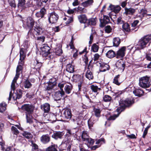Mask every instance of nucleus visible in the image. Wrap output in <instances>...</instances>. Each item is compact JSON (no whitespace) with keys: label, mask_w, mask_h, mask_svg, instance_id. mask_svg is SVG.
Returning a JSON list of instances; mask_svg holds the SVG:
<instances>
[{"label":"nucleus","mask_w":151,"mask_h":151,"mask_svg":"<svg viewBox=\"0 0 151 151\" xmlns=\"http://www.w3.org/2000/svg\"><path fill=\"white\" fill-rule=\"evenodd\" d=\"M120 76L119 75H118L116 76L114 78L113 83H114L117 85H119L121 83V82H118V79Z\"/></svg>","instance_id":"obj_52"},{"label":"nucleus","mask_w":151,"mask_h":151,"mask_svg":"<svg viewBox=\"0 0 151 151\" xmlns=\"http://www.w3.org/2000/svg\"><path fill=\"white\" fill-rule=\"evenodd\" d=\"M116 66L117 68L122 69L123 71L126 65L123 60L121 59L117 62L116 64Z\"/></svg>","instance_id":"obj_22"},{"label":"nucleus","mask_w":151,"mask_h":151,"mask_svg":"<svg viewBox=\"0 0 151 151\" xmlns=\"http://www.w3.org/2000/svg\"><path fill=\"white\" fill-rule=\"evenodd\" d=\"M40 49L42 51L41 54L46 59L51 60L54 59V56L52 54V53L50 52V48L47 44L43 45Z\"/></svg>","instance_id":"obj_2"},{"label":"nucleus","mask_w":151,"mask_h":151,"mask_svg":"<svg viewBox=\"0 0 151 151\" xmlns=\"http://www.w3.org/2000/svg\"><path fill=\"white\" fill-rule=\"evenodd\" d=\"M99 47L96 44H93L91 48V50L94 52H96L98 51Z\"/></svg>","instance_id":"obj_50"},{"label":"nucleus","mask_w":151,"mask_h":151,"mask_svg":"<svg viewBox=\"0 0 151 151\" xmlns=\"http://www.w3.org/2000/svg\"><path fill=\"white\" fill-rule=\"evenodd\" d=\"M106 56L108 58H111L116 56V53L112 50H110L106 54Z\"/></svg>","instance_id":"obj_32"},{"label":"nucleus","mask_w":151,"mask_h":151,"mask_svg":"<svg viewBox=\"0 0 151 151\" xmlns=\"http://www.w3.org/2000/svg\"><path fill=\"white\" fill-rule=\"evenodd\" d=\"M109 65L107 64H100V71L103 72H105L106 70H109Z\"/></svg>","instance_id":"obj_26"},{"label":"nucleus","mask_w":151,"mask_h":151,"mask_svg":"<svg viewBox=\"0 0 151 151\" xmlns=\"http://www.w3.org/2000/svg\"><path fill=\"white\" fill-rule=\"evenodd\" d=\"M100 24L99 25L101 27H104L106 24H108L110 22V20L109 17L107 15H104L103 19H100Z\"/></svg>","instance_id":"obj_11"},{"label":"nucleus","mask_w":151,"mask_h":151,"mask_svg":"<svg viewBox=\"0 0 151 151\" xmlns=\"http://www.w3.org/2000/svg\"><path fill=\"white\" fill-rule=\"evenodd\" d=\"M120 43V39L118 37L114 38L113 40V44L114 46L117 47Z\"/></svg>","instance_id":"obj_45"},{"label":"nucleus","mask_w":151,"mask_h":151,"mask_svg":"<svg viewBox=\"0 0 151 151\" xmlns=\"http://www.w3.org/2000/svg\"><path fill=\"white\" fill-rule=\"evenodd\" d=\"M122 27L123 29L126 32H129L131 30L129 25L127 23H124Z\"/></svg>","instance_id":"obj_42"},{"label":"nucleus","mask_w":151,"mask_h":151,"mask_svg":"<svg viewBox=\"0 0 151 151\" xmlns=\"http://www.w3.org/2000/svg\"><path fill=\"white\" fill-rule=\"evenodd\" d=\"M27 50L24 49V47H22L20 49V60H23L25 57L26 52Z\"/></svg>","instance_id":"obj_27"},{"label":"nucleus","mask_w":151,"mask_h":151,"mask_svg":"<svg viewBox=\"0 0 151 151\" xmlns=\"http://www.w3.org/2000/svg\"><path fill=\"white\" fill-rule=\"evenodd\" d=\"M25 81H24V88H25L28 89L31 88L32 84H31L29 81L28 78L25 79H24Z\"/></svg>","instance_id":"obj_33"},{"label":"nucleus","mask_w":151,"mask_h":151,"mask_svg":"<svg viewBox=\"0 0 151 151\" xmlns=\"http://www.w3.org/2000/svg\"><path fill=\"white\" fill-rule=\"evenodd\" d=\"M63 135V132L60 131H55L54 132L52 137L55 140L61 139Z\"/></svg>","instance_id":"obj_18"},{"label":"nucleus","mask_w":151,"mask_h":151,"mask_svg":"<svg viewBox=\"0 0 151 151\" xmlns=\"http://www.w3.org/2000/svg\"><path fill=\"white\" fill-rule=\"evenodd\" d=\"M78 131V130L76 128H74L71 130H69L68 131V133L70 135H72L74 136V137L76 135V133Z\"/></svg>","instance_id":"obj_46"},{"label":"nucleus","mask_w":151,"mask_h":151,"mask_svg":"<svg viewBox=\"0 0 151 151\" xmlns=\"http://www.w3.org/2000/svg\"><path fill=\"white\" fill-rule=\"evenodd\" d=\"M119 115L114 114L113 115L111 116L110 117L108 118V120H114L117 117H118Z\"/></svg>","instance_id":"obj_61"},{"label":"nucleus","mask_w":151,"mask_h":151,"mask_svg":"<svg viewBox=\"0 0 151 151\" xmlns=\"http://www.w3.org/2000/svg\"><path fill=\"white\" fill-rule=\"evenodd\" d=\"M41 109L44 111L43 116L45 117L50 111V105L48 103H45L42 106Z\"/></svg>","instance_id":"obj_15"},{"label":"nucleus","mask_w":151,"mask_h":151,"mask_svg":"<svg viewBox=\"0 0 151 151\" xmlns=\"http://www.w3.org/2000/svg\"><path fill=\"white\" fill-rule=\"evenodd\" d=\"M59 18L58 14L55 12L51 13L48 16V20L50 24L55 23L57 22Z\"/></svg>","instance_id":"obj_8"},{"label":"nucleus","mask_w":151,"mask_h":151,"mask_svg":"<svg viewBox=\"0 0 151 151\" xmlns=\"http://www.w3.org/2000/svg\"><path fill=\"white\" fill-rule=\"evenodd\" d=\"M151 40V35H146L140 39L137 44L135 45L136 50L143 49L146 47V45Z\"/></svg>","instance_id":"obj_1"},{"label":"nucleus","mask_w":151,"mask_h":151,"mask_svg":"<svg viewBox=\"0 0 151 151\" xmlns=\"http://www.w3.org/2000/svg\"><path fill=\"white\" fill-rule=\"evenodd\" d=\"M22 135L25 138L29 139V141L33 137L32 135L30 132H24L22 133Z\"/></svg>","instance_id":"obj_38"},{"label":"nucleus","mask_w":151,"mask_h":151,"mask_svg":"<svg viewBox=\"0 0 151 151\" xmlns=\"http://www.w3.org/2000/svg\"><path fill=\"white\" fill-rule=\"evenodd\" d=\"M58 146L57 145H51L46 149V151H58L57 149Z\"/></svg>","instance_id":"obj_35"},{"label":"nucleus","mask_w":151,"mask_h":151,"mask_svg":"<svg viewBox=\"0 0 151 151\" xmlns=\"http://www.w3.org/2000/svg\"><path fill=\"white\" fill-rule=\"evenodd\" d=\"M86 77L89 80L93 79V76L92 73L89 70H88L87 71L86 74Z\"/></svg>","instance_id":"obj_47"},{"label":"nucleus","mask_w":151,"mask_h":151,"mask_svg":"<svg viewBox=\"0 0 151 151\" xmlns=\"http://www.w3.org/2000/svg\"><path fill=\"white\" fill-rule=\"evenodd\" d=\"M124 23V21L122 20L121 17H119L117 19V24H123Z\"/></svg>","instance_id":"obj_60"},{"label":"nucleus","mask_w":151,"mask_h":151,"mask_svg":"<svg viewBox=\"0 0 151 151\" xmlns=\"http://www.w3.org/2000/svg\"><path fill=\"white\" fill-rule=\"evenodd\" d=\"M31 117L32 116H31V114H26V118L27 119V123H31L32 122V121L31 119Z\"/></svg>","instance_id":"obj_56"},{"label":"nucleus","mask_w":151,"mask_h":151,"mask_svg":"<svg viewBox=\"0 0 151 151\" xmlns=\"http://www.w3.org/2000/svg\"><path fill=\"white\" fill-rule=\"evenodd\" d=\"M72 88V86L71 85L66 84L65 86L64 90L66 93L69 94L71 93Z\"/></svg>","instance_id":"obj_39"},{"label":"nucleus","mask_w":151,"mask_h":151,"mask_svg":"<svg viewBox=\"0 0 151 151\" xmlns=\"http://www.w3.org/2000/svg\"><path fill=\"white\" fill-rule=\"evenodd\" d=\"M22 65H18L17 68L16 76L14 77L11 84V88L14 91L15 89V83L17 82V81L20 75V72L22 70Z\"/></svg>","instance_id":"obj_6"},{"label":"nucleus","mask_w":151,"mask_h":151,"mask_svg":"<svg viewBox=\"0 0 151 151\" xmlns=\"http://www.w3.org/2000/svg\"><path fill=\"white\" fill-rule=\"evenodd\" d=\"M93 0H87L81 3V5L84 7H87L92 4Z\"/></svg>","instance_id":"obj_36"},{"label":"nucleus","mask_w":151,"mask_h":151,"mask_svg":"<svg viewBox=\"0 0 151 151\" xmlns=\"http://www.w3.org/2000/svg\"><path fill=\"white\" fill-rule=\"evenodd\" d=\"M134 103V101L129 98L126 99L122 103V105H120V106L124 107V108L130 106Z\"/></svg>","instance_id":"obj_16"},{"label":"nucleus","mask_w":151,"mask_h":151,"mask_svg":"<svg viewBox=\"0 0 151 151\" xmlns=\"http://www.w3.org/2000/svg\"><path fill=\"white\" fill-rule=\"evenodd\" d=\"M57 80L55 78L50 79L48 83V86H46V90L48 91H51L52 88L56 86Z\"/></svg>","instance_id":"obj_10"},{"label":"nucleus","mask_w":151,"mask_h":151,"mask_svg":"<svg viewBox=\"0 0 151 151\" xmlns=\"http://www.w3.org/2000/svg\"><path fill=\"white\" fill-rule=\"evenodd\" d=\"M41 142L44 144L48 143L50 141V137L48 134L43 135L40 138Z\"/></svg>","instance_id":"obj_21"},{"label":"nucleus","mask_w":151,"mask_h":151,"mask_svg":"<svg viewBox=\"0 0 151 151\" xmlns=\"http://www.w3.org/2000/svg\"><path fill=\"white\" fill-rule=\"evenodd\" d=\"M46 9L43 7L40 10L39 12L36 13L35 16L37 18H39V20L44 17L45 15L46 14Z\"/></svg>","instance_id":"obj_14"},{"label":"nucleus","mask_w":151,"mask_h":151,"mask_svg":"<svg viewBox=\"0 0 151 151\" xmlns=\"http://www.w3.org/2000/svg\"><path fill=\"white\" fill-rule=\"evenodd\" d=\"M6 104L4 102L0 104V112H3L6 109Z\"/></svg>","instance_id":"obj_44"},{"label":"nucleus","mask_w":151,"mask_h":151,"mask_svg":"<svg viewBox=\"0 0 151 151\" xmlns=\"http://www.w3.org/2000/svg\"><path fill=\"white\" fill-rule=\"evenodd\" d=\"M65 92L63 91H58L54 93L53 96L54 100L58 103V105L60 106L61 103V100H63V99H62V97L64 96Z\"/></svg>","instance_id":"obj_4"},{"label":"nucleus","mask_w":151,"mask_h":151,"mask_svg":"<svg viewBox=\"0 0 151 151\" xmlns=\"http://www.w3.org/2000/svg\"><path fill=\"white\" fill-rule=\"evenodd\" d=\"M12 90L13 91V98L14 100L17 99H19L21 98L22 96V91L20 89H18L16 91V92L14 93L15 89L14 91L11 88Z\"/></svg>","instance_id":"obj_12"},{"label":"nucleus","mask_w":151,"mask_h":151,"mask_svg":"<svg viewBox=\"0 0 151 151\" xmlns=\"http://www.w3.org/2000/svg\"><path fill=\"white\" fill-rule=\"evenodd\" d=\"M96 18H92L88 19L86 24L88 26L89 25H95L96 24Z\"/></svg>","instance_id":"obj_31"},{"label":"nucleus","mask_w":151,"mask_h":151,"mask_svg":"<svg viewBox=\"0 0 151 151\" xmlns=\"http://www.w3.org/2000/svg\"><path fill=\"white\" fill-rule=\"evenodd\" d=\"M5 151H19V150L15 149L13 147H9L5 149Z\"/></svg>","instance_id":"obj_63"},{"label":"nucleus","mask_w":151,"mask_h":151,"mask_svg":"<svg viewBox=\"0 0 151 151\" xmlns=\"http://www.w3.org/2000/svg\"><path fill=\"white\" fill-rule=\"evenodd\" d=\"M8 2L12 7H16V4L14 0H8Z\"/></svg>","instance_id":"obj_59"},{"label":"nucleus","mask_w":151,"mask_h":151,"mask_svg":"<svg viewBox=\"0 0 151 151\" xmlns=\"http://www.w3.org/2000/svg\"><path fill=\"white\" fill-rule=\"evenodd\" d=\"M111 99V97L108 95H105L103 97L104 101L105 102L110 101Z\"/></svg>","instance_id":"obj_55"},{"label":"nucleus","mask_w":151,"mask_h":151,"mask_svg":"<svg viewBox=\"0 0 151 151\" xmlns=\"http://www.w3.org/2000/svg\"><path fill=\"white\" fill-rule=\"evenodd\" d=\"M121 9V7L118 6H114L110 4L108 9V10H111L113 11L115 13H118Z\"/></svg>","instance_id":"obj_19"},{"label":"nucleus","mask_w":151,"mask_h":151,"mask_svg":"<svg viewBox=\"0 0 151 151\" xmlns=\"http://www.w3.org/2000/svg\"><path fill=\"white\" fill-rule=\"evenodd\" d=\"M126 49L125 47H122L117 51L116 54L117 58H122L124 56Z\"/></svg>","instance_id":"obj_13"},{"label":"nucleus","mask_w":151,"mask_h":151,"mask_svg":"<svg viewBox=\"0 0 151 151\" xmlns=\"http://www.w3.org/2000/svg\"><path fill=\"white\" fill-rule=\"evenodd\" d=\"M74 66L71 64H68L66 66V70L70 73H73L74 71Z\"/></svg>","instance_id":"obj_28"},{"label":"nucleus","mask_w":151,"mask_h":151,"mask_svg":"<svg viewBox=\"0 0 151 151\" xmlns=\"http://www.w3.org/2000/svg\"><path fill=\"white\" fill-rule=\"evenodd\" d=\"M145 58L148 61H151V53L146 54Z\"/></svg>","instance_id":"obj_64"},{"label":"nucleus","mask_w":151,"mask_h":151,"mask_svg":"<svg viewBox=\"0 0 151 151\" xmlns=\"http://www.w3.org/2000/svg\"><path fill=\"white\" fill-rule=\"evenodd\" d=\"M124 13L126 15L133 14L135 11V10L134 9L132 8H125V9Z\"/></svg>","instance_id":"obj_30"},{"label":"nucleus","mask_w":151,"mask_h":151,"mask_svg":"<svg viewBox=\"0 0 151 151\" xmlns=\"http://www.w3.org/2000/svg\"><path fill=\"white\" fill-rule=\"evenodd\" d=\"M34 38H35V36L33 33V29H30L28 31L26 36V39L29 40L30 38L33 39Z\"/></svg>","instance_id":"obj_29"},{"label":"nucleus","mask_w":151,"mask_h":151,"mask_svg":"<svg viewBox=\"0 0 151 151\" xmlns=\"http://www.w3.org/2000/svg\"><path fill=\"white\" fill-rule=\"evenodd\" d=\"M30 44V42L29 40H27L24 41L23 44L22 45V47H24V49L25 50L27 49L28 48Z\"/></svg>","instance_id":"obj_40"},{"label":"nucleus","mask_w":151,"mask_h":151,"mask_svg":"<svg viewBox=\"0 0 151 151\" xmlns=\"http://www.w3.org/2000/svg\"><path fill=\"white\" fill-rule=\"evenodd\" d=\"M42 29L40 27H35V28L34 29V31H35L37 32V34L39 35L41 34Z\"/></svg>","instance_id":"obj_54"},{"label":"nucleus","mask_w":151,"mask_h":151,"mask_svg":"<svg viewBox=\"0 0 151 151\" xmlns=\"http://www.w3.org/2000/svg\"><path fill=\"white\" fill-rule=\"evenodd\" d=\"M61 116L68 120L70 119L72 116L71 111L69 108H64L60 111Z\"/></svg>","instance_id":"obj_5"},{"label":"nucleus","mask_w":151,"mask_h":151,"mask_svg":"<svg viewBox=\"0 0 151 151\" xmlns=\"http://www.w3.org/2000/svg\"><path fill=\"white\" fill-rule=\"evenodd\" d=\"M104 140L103 138H101L97 140L96 142V144L97 145H100V146L102 144V142Z\"/></svg>","instance_id":"obj_62"},{"label":"nucleus","mask_w":151,"mask_h":151,"mask_svg":"<svg viewBox=\"0 0 151 151\" xmlns=\"http://www.w3.org/2000/svg\"><path fill=\"white\" fill-rule=\"evenodd\" d=\"M70 120L74 124H77L78 126L81 124L82 120L81 118L79 116H74Z\"/></svg>","instance_id":"obj_23"},{"label":"nucleus","mask_w":151,"mask_h":151,"mask_svg":"<svg viewBox=\"0 0 151 151\" xmlns=\"http://www.w3.org/2000/svg\"><path fill=\"white\" fill-rule=\"evenodd\" d=\"M42 63L40 62L37 59L35 60L33 62V65L35 66L34 68L36 70H39L40 68L42 66Z\"/></svg>","instance_id":"obj_25"},{"label":"nucleus","mask_w":151,"mask_h":151,"mask_svg":"<svg viewBox=\"0 0 151 151\" xmlns=\"http://www.w3.org/2000/svg\"><path fill=\"white\" fill-rule=\"evenodd\" d=\"M98 121H96V119L95 117L92 118L91 117L88 121V125L89 128L93 126V125Z\"/></svg>","instance_id":"obj_34"},{"label":"nucleus","mask_w":151,"mask_h":151,"mask_svg":"<svg viewBox=\"0 0 151 151\" xmlns=\"http://www.w3.org/2000/svg\"><path fill=\"white\" fill-rule=\"evenodd\" d=\"M77 10L81 13H84L87 12V10L84 7L79 6L77 8Z\"/></svg>","instance_id":"obj_57"},{"label":"nucleus","mask_w":151,"mask_h":151,"mask_svg":"<svg viewBox=\"0 0 151 151\" xmlns=\"http://www.w3.org/2000/svg\"><path fill=\"white\" fill-rule=\"evenodd\" d=\"M67 146V151H70L71 145L69 143L68 140L67 139H64L59 147L60 151L66 150Z\"/></svg>","instance_id":"obj_7"},{"label":"nucleus","mask_w":151,"mask_h":151,"mask_svg":"<svg viewBox=\"0 0 151 151\" xmlns=\"http://www.w3.org/2000/svg\"><path fill=\"white\" fill-rule=\"evenodd\" d=\"M112 28L109 25H107L105 27V32L108 33H110L112 31Z\"/></svg>","instance_id":"obj_58"},{"label":"nucleus","mask_w":151,"mask_h":151,"mask_svg":"<svg viewBox=\"0 0 151 151\" xmlns=\"http://www.w3.org/2000/svg\"><path fill=\"white\" fill-rule=\"evenodd\" d=\"M94 113L96 121H98L99 118L100 116L101 110L100 109L95 108L94 109Z\"/></svg>","instance_id":"obj_37"},{"label":"nucleus","mask_w":151,"mask_h":151,"mask_svg":"<svg viewBox=\"0 0 151 151\" xmlns=\"http://www.w3.org/2000/svg\"><path fill=\"white\" fill-rule=\"evenodd\" d=\"M48 0H36V4L38 6H43V3H46Z\"/></svg>","instance_id":"obj_48"},{"label":"nucleus","mask_w":151,"mask_h":151,"mask_svg":"<svg viewBox=\"0 0 151 151\" xmlns=\"http://www.w3.org/2000/svg\"><path fill=\"white\" fill-rule=\"evenodd\" d=\"M79 22L81 23L86 24L88 19L85 14H81L78 16Z\"/></svg>","instance_id":"obj_24"},{"label":"nucleus","mask_w":151,"mask_h":151,"mask_svg":"<svg viewBox=\"0 0 151 151\" xmlns=\"http://www.w3.org/2000/svg\"><path fill=\"white\" fill-rule=\"evenodd\" d=\"M81 137L83 141L85 142L89 138V137L86 132L84 131L82 132Z\"/></svg>","instance_id":"obj_43"},{"label":"nucleus","mask_w":151,"mask_h":151,"mask_svg":"<svg viewBox=\"0 0 151 151\" xmlns=\"http://www.w3.org/2000/svg\"><path fill=\"white\" fill-rule=\"evenodd\" d=\"M26 25L27 27L30 29H33V27L35 24V21L32 17H28L26 20Z\"/></svg>","instance_id":"obj_17"},{"label":"nucleus","mask_w":151,"mask_h":151,"mask_svg":"<svg viewBox=\"0 0 151 151\" xmlns=\"http://www.w3.org/2000/svg\"><path fill=\"white\" fill-rule=\"evenodd\" d=\"M139 85L144 88H148L151 84V80L147 76L143 77L139 79Z\"/></svg>","instance_id":"obj_3"},{"label":"nucleus","mask_w":151,"mask_h":151,"mask_svg":"<svg viewBox=\"0 0 151 151\" xmlns=\"http://www.w3.org/2000/svg\"><path fill=\"white\" fill-rule=\"evenodd\" d=\"M110 88H108L109 91H112V93H114L113 96H115L116 97H118L119 95L122 94V92L121 91H118L117 90H114L111 91V87L110 86Z\"/></svg>","instance_id":"obj_41"},{"label":"nucleus","mask_w":151,"mask_h":151,"mask_svg":"<svg viewBox=\"0 0 151 151\" xmlns=\"http://www.w3.org/2000/svg\"><path fill=\"white\" fill-rule=\"evenodd\" d=\"M133 93L136 96L140 97L143 95L144 91L139 87L135 88L133 91Z\"/></svg>","instance_id":"obj_20"},{"label":"nucleus","mask_w":151,"mask_h":151,"mask_svg":"<svg viewBox=\"0 0 151 151\" xmlns=\"http://www.w3.org/2000/svg\"><path fill=\"white\" fill-rule=\"evenodd\" d=\"M22 109L25 111L26 114H31L33 112L34 107L32 105L29 104H24L21 107Z\"/></svg>","instance_id":"obj_9"},{"label":"nucleus","mask_w":151,"mask_h":151,"mask_svg":"<svg viewBox=\"0 0 151 151\" xmlns=\"http://www.w3.org/2000/svg\"><path fill=\"white\" fill-rule=\"evenodd\" d=\"M11 130L12 133L14 135H17L19 133L17 129L14 126H13L12 127Z\"/></svg>","instance_id":"obj_51"},{"label":"nucleus","mask_w":151,"mask_h":151,"mask_svg":"<svg viewBox=\"0 0 151 151\" xmlns=\"http://www.w3.org/2000/svg\"><path fill=\"white\" fill-rule=\"evenodd\" d=\"M63 51L60 47H57L55 48V53L56 55H60L62 53Z\"/></svg>","instance_id":"obj_49"},{"label":"nucleus","mask_w":151,"mask_h":151,"mask_svg":"<svg viewBox=\"0 0 151 151\" xmlns=\"http://www.w3.org/2000/svg\"><path fill=\"white\" fill-rule=\"evenodd\" d=\"M90 87L91 89L94 92H97L98 90H100L101 89L100 88H98L97 86L93 85H91Z\"/></svg>","instance_id":"obj_53"}]
</instances>
